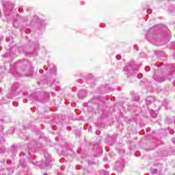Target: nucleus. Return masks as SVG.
I'll use <instances>...</instances> for the list:
<instances>
[{
    "label": "nucleus",
    "mask_w": 175,
    "mask_h": 175,
    "mask_svg": "<svg viewBox=\"0 0 175 175\" xmlns=\"http://www.w3.org/2000/svg\"><path fill=\"white\" fill-rule=\"evenodd\" d=\"M6 41H7V42H9V38H6Z\"/></svg>",
    "instance_id": "nucleus-38"
},
{
    "label": "nucleus",
    "mask_w": 175,
    "mask_h": 175,
    "mask_svg": "<svg viewBox=\"0 0 175 175\" xmlns=\"http://www.w3.org/2000/svg\"><path fill=\"white\" fill-rule=\"evenodd\" d=\"M19 162L23 167H25V166H27V163H25V162L23 161L22 160H20Z\"/></svg>",
    "instance_id": "nucleus-15"
},
{
    "label": "nucleus",
    "mask_w": 175,
    "mask_h": 175,
    "mask_svg": "<svg viewBox=\"0 0 175 175\" xmlns=\"http://www.w3.org/2000/svg\"><path fill=\"white\" fill-rule=\"evenodd\" d=\"M44 154L46 159V163L40 164V167L41 169H46V167H51V162H53V159H51V156H50V154H49L47 152H44Z\"/></svg>",
    "instance_id": "nucleus-6"
},
{
    "label": "nucleus",
    "mask_w": 175,
    "mask_h": 175,
    "mask_svg": "<svg viewBox=\"0 0 175 175\" xmlns=\"http://www.w3.org/2000/svg\"><path fill=\"white\" fill-rule=\"evenodd\" d=\"M147 13L151 14V13H152V10H147Z\"/></svg>",
    "instance_id": "nucleus-25"
},
{
    "label": "nucleus",
    "mask_w": 175,
    "mask_h": 175,
    "mask_svg": "<svg viewBox=\"0 0 175 175\" xmlns=\"http://www.w3.org/2000/svg\"><path fill=\"white\" fill-rule=\"evenodd\" d=\"M51 87H53V85H55V87H58V85H59V83L55 80L53 81V82L52 83H51Z\"/></svg>",
    "instance_id": "nucleus-11"
},
{
    "label": "nucleus",
    "mask_w": 175,
    "mask_h": 175,
    "mask_svg": "<svg viewBox=\"0 0 175 175\" xmlns=\"http://www.w3.org/2000/svg\"><path fill=\"white\" fill-rule=\"evenodd\" d=\"M172 8H169V12H170V13H174V12H175V7L174 6H172Z\"/></svg>",
    "instance_id": "nucleus-14"
},
{
    "label": "nucleus",
    "mask_w": 175,
    "mask_h": 175,
    "mask_svg": "<svg viewBox=\"0 0 175 175\" xmlns=\"http://www.w3.org/2000/svg\"><path fill=\"white\" fill-rule=\"evenodd\" d=\"M158 173V170L154 169L152 170V174H157Z\"/></svg>",
    "instance_id": "nucleus-18"
},
{
    "label": "nucleus",
    "mask_w": 175,
    "mask_h": 175,
    "mask_svg": "<svg viewBox=\"0 0 175 175\" xmlns=\"http://www.w3.org/2000/svg\"><path fill=\"white\" fill-rule=\"evenodd\" d=\"M78 96L80 98V99H84L85 96H87V92L85 90H81L78 93Z\"/></svg>",
    "instance_id": "nucleus-9"
},
{
    "label": "nucleus",
    "mask_w": 175,
    "mask_h": 175,
    "mask_svg": "<svg viewBox=\"0 0 175 175\" xmlns=\"http://www.w3.org/2000/svg\"><path fill=\"white\" fill-rule=\"evenodd\" d=\"M27 65H28V62L25 60H19L16 64H15V66H16V68H21L22 71V73L18 75V77H21V76H31L27 73L25 70Z\"/></svg>",
    "instance_id": "nucleus-4"
},
{
    "label": "nucleus",
    "mask_w": 175,
    "mask_h": 175,
    "mask_svg": "<svg viewBox=\"0 0 175 175\" xmlns=\"http://www.w3.org/2000/svg\"><path fill=\"white\" fill-rule=\"evenodd\" d=\"M24 155H25V153L24 152H21L20 153V157H24Z\"/></svg>",
    "instance_id": "nucleus-21"
},
{
    "label": "nucleus",
    "mask_w": 175,
    "mask_h": 175,
    "mask_svg": "<svg viewBox=\"0 0 175 175\" xmlns=\"http://www.w3.org/2000/svg\"><path fill=\"white\" fill-rule=\"evenodd\" d=\"M172 142L173 144H175V138H172Z\"/></svg>",
    "instance_id": "nucleus-27"
},
{
    "label": "nucleus",
    "mask_w": 175,
    "mask_h": 175,
    "mask_svg": "<svg viewBox=\"0 0 175 175\" xmlns=\"http://www.w3.org/2000/svg\"><path fill=\"white\" fill-rule=\"evenodd\" d=\"M137 103V105H139V103Z\"/></svg>",
    "instance_id": "nucleus-44"
},
{
    "label": "nucleus",
    "mask_w": 175,
    "mask_h": 175,
    "mask_svg": "<svg viewBox=\"0 0 175 175\" xmlns=\"http://www.w3.org/2000/svg\"><path fill=\"white\" fill-rule=\"evenodd\" d=\"M3 5H4V6H5V3H3Z\"/></svg>",
    "instance_id": "nucleus-42"
},
{
    "label": "nucleus",
    "mask_w": 175,
    "mask_h": 175,
    "mask_svg": "<svg viewBox=\"0 0 175 175\" xmlns=\"http://www.w3.org/2000/svg\"><path fill=\"white\" fill-rule=\"evenodd\" d=\"M2 81V77H0V83Z\"/></svg>",
    "instance_id": "nucleus-37"
},
{
    "label": "nucleus",
    "mask_w": 175,
    "mask_h": 175,
    "mask_svg": "<svg viewBox=\"0 0 175 175\" xmlns=\"http://www.w3.org/2000/svg\"><path fill=\"white\" fill-rule=\"evenodd\" d=\"M18 92H20V84L15 83L12 85L11 88V95H8V98L9 99H12L13 96H16V95H18Z\"/></svg>",
    "instance_id": "nucleus-5"
},
{
    "label": "nucleus",
    "mask_w": 175,
    "mask_h": 175,
    "mask_svg": "<svg viewBox=\"0 0 175 175\" xmlns=\"http://www.w3.org/2000/svg\"><path fill=\"white\" fill-rule=\"evenodd\" d=\"M71 129H72V127H70V126H68V127H67V130H68V131H70Z\"/></svg>",
    "instance_id": "nucleus-30"
},
{
    "label": "nucleus",
    "mask_w": 175,
    "mask_h": 175,
    "mask_svg": "<svg viewBox=\"0 0 175 175\" xmlns=\"http://www.w3.org/2000/svg\"><path fill=\"white\" fill-rule=\"evenodd\" d=\"M41 25H43V27H46V25H44V23H41Z\"/></svg>",
    "instance_id": "nucleus-35"
},
{
    "label": "nucleus",
    "mask_w": 175,
    "mask_h": 175,
    "mask_svg": "<svg viewBox=\"0 0 175 175\" xmlns=\"http://www.w3.org/2000/svg\"><path fill=\"white\" fill-rule=\"evenodd\" d=\"M0 128H1V130H3V127H2V126H1Z\"/></svg>",
    "instance_id": "nucleus-40"
},
{
    "label": "nucleus",
    "mask_w": 175,
    "mask_h": 175,
    "mask_svg": "<svg viewBox=\"0 0 175 175\" xmlns=\"http://www.w3.org/2000/svg\"><path fill=\"white\" fill-rule=\"evenodd\" d=\"M170 132L171 135H173V133H174V131H173V130H171Z\"/></svg>",
    "instance_id": "nucleus-31"
},
{
    "label": "nucleus",
    "mask_w": 175,
    "mask_h": 175,
    "mask_svg": "<svg viewBox=\"0 0 175 175\" xmlns=\"http://www.w3.org/2000/svg\"><path fill=\"white\" fill-rule=\"evenodd\" d=\"M168 104H169V100H165L163 102V106H165V110H167V108L166 107V106H167Z\"/></svg>",
    "instance_id": "nucleus-13"
},
{
    "label": "nucleus",
    "mask_w": 175,
    "mask_h": 175,
    "mask_svg": "<svg viewBox=\"0 0 175 175\" xmlns=\"http://www.w3.org/2000/svg\"><path fill=\"white\" fill-rule=\"evenodd\" d=\"M101 174L103 175H110V174H109V172H107L106 170H102Z\"/></svg>",
    "instance_id": "nucleus-16"
},
{
    "label": "nucleus",
    "mask_w": 175,
    "mask_h": 175,
    "mask_svg": "<svg viewBox=\"0 0 175 175\" xmlns=\"http://www.w3.org/2000/svg\"><path fill=\"white\" fill-rule=\"evenodd\" d=\"M0 42H2V37H0Z\"/></svg>",
    "instance_id": "nucleus-39"
},
{
    "label": "nucleus",
    "mask_w": 175,
    "mask_h": 175,
    "mask_svg": "<svg viewBox=\"0 0 175 175\" xmlns=\"http://www.w3.org/2000/svg\"><path fill=\"white\" fill-rule=\"evenodd\" d=\"M124 72L128 73V77L129 76H135L139 72V65L131 63L129 66L124 67Z\"/></svg>",
    "instance_id": "nucleus-3"
},
{
    "label": "nucleus",
    "mask_w": 175,
    "mask_h": 175,
    "mask_svg": "<svg viewBox=\"0 0 175 175\" xmlns=\"http://www.w3.org/2000/svg\"><path fill=\"white\" fill-rule=\"evenodd\" d=\"M49 70H50L52 75H55L57 73V67L53 64H50L48 67Z\"/></svg>",
    "instance_id": "nucleus-8"
},
{
    "label": "nucleus",
    "mask_w": 175,
    "mask_h": 175,
    "mask_svg": "<svg viewBox=\"0 0 175 175\" xmlns=\"http://www.w3.org/2000/svg\"><path fill=\"white\" fill-rule=\"evenodd\" d=\"M23 102H24V103H27L28 102V100L27 99H24Z\"/></svg>",
    "instance_id": "nucleus-29"
},
{
    "label": "nucleus",
    "mask_w": 175,
    "mask_h": 175,
    "mask_svg": "<svg viewBox=\"0 0 175 175\" xmlns=\"http://www.w3.org/2000/svg\"><path fill=\"white\" fill-rule=\"evenodd\" d=\"M5 138L3 137H0V144H2V143H5Z\"/></svg>",
    "instance_id": "nucleus-17"
},
{
    "label": "nucleus",
    "mask_w": 175,
    "mask_h": 175,
    "mask_svg": "<svg viewBox=\"0 0 175 175\" xmlns=\"http://www.w3.org/2000/svg\"><path fill=\"white\" fill-rule=\"evenodd\" d=\"M0 150H1L0 152H5V149H0Z\"/></svg>",
    "instance_id": "nucleus-34"
},
{
    "label": "nucleus",
    "mask_w": 175,
    "mask_h": 175,
    "mask_svg": "<svg viewBox=\"0 0 175 175\" xmlns=\"http://www.w3.org/2000/svg\"><path fill=\"white\" fill-rule=\"evenodd\" d=\"M124 166H125V161H124L122 159H120L116 162L114 169L118 172V173H121V172H122V169H124Z\"/></svg>",
    "instance_id": "nucleus-7"
},
{
    "label": "nucleus",
    "mask_w": 175,
    "mask_h": 175,
    "mask_svg": "<svg viewBox=\"0 0 175 175\" xmlns=\"http://www.w3.org/2000/svg\"><path fill=\"white\" fill-rule=\"evenodd\" d=\"M96 135H100V131H96Z\"/></svg>",
    "instance_id": "nucleus-28"
},
{
    "label": "nucleus",
    "mask_w": 175,
    "mask_h": 175,
    "mask_svg": "<svg viewBox=\"0 0 175 175\" xmlns=\"http://www.w3.org/2000/svg\"><path fill=\"white\" fill-rule=\"evenodd\" d=\"M18 12H20V13H21V10H20V9H18Z\"/></svg>",
    "instance_id": "nucleus-41"
},
{
    "label": "nucleus",
    "mask_w": 175,
    "mask_h": 175,
    "mask_svg": "<svg viewBox=\"0 0 175 175\" xmlns=\"http://www.w3.org/2000/svg\"><path fill=\"white\" fill-rule=\"evenodd\" d=\"M152 103V98H146V105H151Z\"/></svg>",
    "instance_id": "nucleus-12"
},
{
    "label": "nucleus",
    "mask_w": 175,
    "mask_h": 175,
    "mask_svg": "<svg viewBox=\"0 0 175 175\" xmlns=\"http://www.w3.org/2000/svg\"><path fill=\"white\" fill-rule=\"evenodd\" d=\"M40 73H43V70H40Z\"/></svg>",
    "instance_id": "nucleus-36"
},
{
    "label": "nucleus",
    "mask_w": 175,
    "mask_h": 175,
    "mask_svg": "<svg viewBox=\"0 0 175 175\" xmlns=\"http://www.w3.org/2000/svg\"><path fill=\"white\" fill-rule=\"evenodd\" d=\"M146 39L155 46H163V44H166V40L158 35L157 32V27L150 28L146 32Z\"/></svg>",
    "instance_id": "nucleus-1"
},
{
    "label": "nucleus",
    "mask_w": 175,
    "mask_h": 175,
    "mask_svg": "<svg viewBox=\"0 0 175 175\" xmlns=\"http://www.w3.org/2000/svg\"><path fill=\"white\" fill-rule=\"evenodd\" d=\"M61 170H65V166L62 165L60 167Z\"/></svg>",
    "instance_id": "nucleus-23"
},
{
    "label": "nucleus",
    "mask_w": 175,
    "mask_h": 175,
    "mask_svg": "<svg viewBox=\"0 0 175 175\" xmlns=\"http://www.w3.org/2000/svg\"><path fill=\"white\" fill-rule=\"evenodd\" d=\"M145 70L146 72H150V67H146Z\"/></svg>",
    "instance_id": "nucleus-20"
},
{
    "label": "nucleus",
    "mask_w": 175,
    "mask_h": 175,
    "mask_svg": "<svg viewBox=\"0 0 175 175\" xmlns=\"http://www.w3.org/2000/svg\"><path fill=\"white\" fill-rule=\"evenodd\" d=\"M32 150H31V149L29 148V149H28V154H31V152Z\"/></svg>",
    "instance_id": "nucleus-33"
},
{
    "label": "nucleus",
    "mask_w": 175,
    "mask_h": 175,
    "mask_svg": "<svg viewBox=\"0 0 175 175\" xmlns=\"http://www.w3.org/2000/svg\"><path fill=\"white\" fill-rule=\"evenodd\" d=\"M4 12L7 18H13V20H14L13 22L14 28H18V23H17L16 19H14L16 16H17V14H16V10H13L12 8H6V7H5Z\"/></svg>",
    "instance_id": "nucleus-2"
},
{
    "label": "nucleus",
    "mask_w": 175,
    "mask_h": 175,
    "mask_svg": "<svg viewBox=\"0 0 175 175\" xmlns=\"http://www.w3.org/2000/svg\"><path fill=\"white\" fill-rule=\"evenodd\" d=\"M12 105H13L14 106H15V107H17V106H18V103H17V102H13V103H12Z\"/></svg>",
    "instance_id": "nucleus-19"
},
{
    "label": "nucleus",
    "mask_w": 175,
    "mask_h": 175,
    "mask_svg": "<svg viewBox=\"0 0 175 175\" xmlns=\"http://www.w3.org/2000/svg\"><path fill=\"white\" fill-rule=\"evenodd\" d=\"M43 175H48L47 174H44Z\"/></svg>",
    "instance_id": "nucleus-43"
},
{
    "label": "nucleus",
    "mask_w": 175,
    "mask_h": 175,
    "mask_svg": "<svg viewBox=\"0 0 175 175\" xmlns=\"http://www.w3.org/2000/svg\"><path fill=\"white\" fill-rule=\"evenodd\" d=\"M140 99V97L139 96H137L136 98H135V100H137V102H139V100Z\"/></svg>",
    "instance_id": "nucleus-24"
},
{
    "label": "nucleus",
    "mask_w": 175,
    "mask_h": 175,
    "mask_svg": "<svg viewBox=\"0 0 175 175\" xmlns=\"http://www.w3.org/2000/svg\"><path fill=\"white\" fill-rule=\"evenodd\" d=\"M88 131L89 132H92V126H90Z\"/></svg>",
    "instance_id": "nucleus-22"
},
{
    "label": "nucleus",
    "mask_w": 175,
    "mask_h": 175,
    "mask_svg": "<svg viewBox=\"0 0 175 175\" xmlns=\"http://www.w3.org/2000/svg\"><path fill=\"white\" fill-rule=\"evenodd\" d=\"M153 79H154L155 81L157 83H163L165 81V78L163 77H157V76H153Z\"/></svg>",
    "instance_id": "nucleus-10"
},
{
    "label": "nucleus",
    "mask_w": 175,
    "mask_h": 175,
    "mask_svg": "<svg viewBox=\"0 0 175 175\" xmlns=\"http://www.w3.org/2000/svg\"><path fill=\"white\" fill-rule=\"evenodd\" d=\"M46 96H47V98H49L50 96V93H45Z\"/></svg>",
    "instance_id": "nucleus-26"
},
{
    "label": "nucleus",
    "mask_w": 175,
    "mask_h": 175,
    "mask_svg": "<svg viewBox=\"0 0 175 175\" xmlns=\"http://www.w3.org/2000/svg\"><path fill=\"white\" fill-rule=\"evenodd\" d=\"M8 53L4 54V57L5 58H8Z\"/></svg>",
    "instance_id": "nucleus-32"
}]
</instances>
